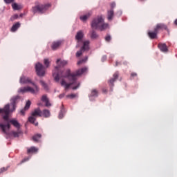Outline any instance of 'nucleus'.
Returning <instances> with one entry per match:
<instances>
[{
	"label": "nucleus",
	"instance_id": "c9c22d12",
	"mask_svg": "<svg viewBox=\"0 0 177 177\" xmlns=\"http://www.w3.org/2000/svg\"><path fill=\"white\" fill-rule=\"evenodd\" d=\"M111 8L113 9L114 8H115V3H111Z\"/></svg>",
	"mask_w": 177,
	"mask_h": 177
},
{
	"label": "nucleus",
	"instance_id": "423d86ee",
	"mask_svg": "<svg viewBox=\"0 0 177 177\" xmlns=\"http://www.w3.org/2000/svg\"><path fill=\"white\" fill-rule=\"evenodd\" d=\"M37 117H42V111H41V109H39V108L35 109L32 112V115L28 118L29 122H31V124H34L35 127L38 125V122H35Z\"/></svg>",
	"mask_w": 177,
	"mask_h": 177
},
{
	"label": "nucleus",
	"instance_id": "4468645a",
	"mask_svg": "<svg viewBox=\"0 0 177 177\" xmlns=\"http://www.w3.org/2000/svg\"><path fill=\"white\" fill-rule=\"evenodd\" d=\"M158 48L160 49V50H161V52H168V47L167 46V44H162V43H160L158 44Z\"/></svg>",
	"mask_w": 177,
	"mask_h": 177
},
{
	"label": "nucleus",
	"instance_id": "f3484780",
	"mask_svg": "<svg viewBox=\"0 0 177 177\" xmlns=\"http://www.w3.org/2000/svg\"><path fill=\"white\" fill-rule=\"evenodd\" d=\"M41 115L42 117H45L46 118H48V117H50V111H49V110L48 109H44L41 112Z\"/></svg>",
	"mask_w": 177,
	"mask_h": 177
},
{
	"label": "nucleus",
	"instance_id": "cd10ccee",
	"mask_svg": "<svg viewBox=\"0 0 177 177\" xmlns=\"http://www.w3.org/2000/svg\"><path fill=\"white\" fill-rule=\"evenodd\" d=\"M40 84H41V86H43V88H44V89H48V85L46 84V83H45V82L41 80Z\"/></svg>",
	"mask_w": 177,
	"mask_h": 177
},
{
	"label": "nucleus",
	"instance_id": "2f4dec72",
	"mask_svg": "<svg viewBox=\"0 0 177 177\" xmlns=\"http://www.w3.org/2000/svg\"><path fill=\"white\" fill-rule=\"evenodd\" d=\"M15 0H4L5 3H12Z\"/></svg>",
	"mask_w": 177,
	"mask_h": 177
},
{
	"label": "nucleus",
	"instance_id": "dca6fc26",
	"mask_svg": "<svg viewBox=\"0 0 177 177\" xmlns=\"http://www.w3.org/2000/svg\"><path fill=\"white\" fill-rule=\"evenodd\" d=\"M41 101L46 104V107H50V106H51V104L49 103V100L48 99V97L46 95H44L41 97Z\"/></svg>",
	"mask_w": 177,
	"mask_h": 177
},
{
	"label": "nucleus",
	"instance_id": "72a5a7b5",
	"mask_svg": "<svg viewBox=\"0 0 177 177\" xmlns=\"http://www.w3.org/2000/svg\"><path fill=\"white\" fill-rule=\"evenodd\" d=\"M8 169L5 168V167H2L0 169V174H2V172H5V171H6Z\"/></svg>",
	"mask_w": 177,
	"mask_h": 177
},
{
	"label": "nucleus",
	"instance_id": "a19ab883",
	"mask_svg": "<svg viewBox=\"0 0 177 177\" xmlns=\"http://www.w3.org/2000/svg\"><path fill=\"white\" fill-rule=\"evenodd\" d=\"M174 23H175L176 26H177V19H176V20L174 21Z\"/></svg>",
	"mask_w": 177,
	"mask_h": 177
},
{
	"label": "nucleus",
	"instance_id": "c85d7f7f",
	"mask_svg": "<svg viewBox=\"0 0 177 177\" xmlns=\"http://www.w3.org/2000/svg\"><path fill=\"white\" fill-rule=\"evenodd\" d=\"M17 19H19V15L17 14H15L12 17H11L10 20L12 21H13L14 20H16Z\"/></svg>",
	"mask_w": 177,
	"mask_h": 177
},
{
	"label": "nucleus",
	"instance_id": "9d476101",
	"mask_svg": "<svg viewBox=\"0 0 177 177\" xmlns=\"http://www.w3.org/2000/svg\"><path fill=\"white\" fill-rule=\"evenodd\" d=\"M82 38H84V32L82 30H80L75 35V39L77 41V44H81V42H82L84 44V41H82Z\"/></svg>",
	"mask_w": 177,
	"mask_h": 177
},
{
	"label": "nucleus",
	"instance_id": "c756f323",
	"mask_svg": "<svg viewBox=\"0 0 177 177\" xmlns=\"http://www.w3.org/2000/svg\"><path fill=\"white\" fill-rule=\"evenodd\" d=\"M49 59H44V64L46 67H49Z\"/></svg>",
	"mask_w": 177,
	"mask_h": 177
},
{
	"label": "nucleus",
	"instance_id": "6ab92c4d",
	"mask_svg": "<svg viewBox=\"0 0 177 177\" xmlns=\"http://www.w3.org/2000/svg\"><path fill=\"white\" fill-rule=\"evenodd\" d=\"M61 44H62V42H61V41H56V42L53 43L52 49H53V50H56V49H57V48H59Z\"/></svg>",
	"mask_w": 177,
	"mask_h": 177
},
{
	"label": "nucleus",
	"instance_id": "f8f14e48",
	"mask_svg": "<svg viewBox=\"0 0 177 177\" xmlns=\"http://www.w3.org/2000/svg\"><path fill=\"white\" fill-rule=\"evenodd\" d=\"M8 122L9 123V125H10V124H12V125L15 127V128H17V129L20 128V124L19 123V122H17V120H9V113L8 114Z\"/></svg>",
	"mask_w": 177,
	"mask_h": 177
},
{
	"label": "nucleus",
	"instance_id": "20e7f679",
	"mask_svg": "<svg viewBox=\"0 0 177 177\" xmlns=\"http://www.w3.org/2000/svg\"><path fill=\"white\" fill-rule=\"evenodd\" d=\"M91 28L93 30H100V31H104L109 28V24L104 23V19L102 15L95 18L91 22Z\"/></svg>",
	"mask_w": 177,
	"mask_h": 177
},
{
	"label": "nucleus",
	"instance_id": "412c9836",
	"mask_svg": "<svg viewBox=\"0 0 177 177\" xmlns=\"http://www.w3.org/2000/svg\"><path fill=\"white\" fill-rule=\"evenodd\" d=\"M28 153L30 154V153H37L38 151V148L35 147H31L30 148H28Z\"/></svg>",
	"mask_w": 177,
	"mask_h": 177
},
{
	"label": "nucleus",
	"instance_id": "bb28decb",
	"mask_svg": "<svg viewBox=\"0 0 177 177\" xmlns=\"http://www.w3.org/2000/svg\"><path fill=\"white\" fill-rule=\"evenodd\" d=\"M86 60H88V57H86L84 59L80 60L77 62L78 66H80V64H82V63H86Z\"/></svg>",
	"mask_w": 177,
	"mask_h": 177
},
{
	"label": "nucleus",
	"instance_id": "ddd939ff",
	"mask_svg": "<svg viewBox=\"0 0 177 177\" xmlns=\"http://www.w3.org/2000/svg\"><path fill=\"white\" fill-rule=\"evenodd\" d=\"M30 106H31V102L30 100H28L26 102L24 109H21L20 111V113H21V115H24V114H26V111H27V110H28V109H30Z\"/></svg>",
	"mask_w": 177,
	"mask_h": 177
},
{
	"label": "nucleus",
	"instance_id": "f704fd0d",
	"mask_svg": "<svg viewBox=\"0 0 177 177\" xmlns=\"http://www.w3.org/2000/svg\"><path fill=\"white\" fill-rule=\"evenodd\" d=\"M63 116H64V115H63V112H60L59 113V120H62V118H63Z\"/></svg>",
	"mask_w": 177,
	"mask_h": 177
},
{
	"label": "nucleus",
	"instance_id": "b1692460",
	"mask_svg": "<svg viewBox=\"0 0 177 177\" xmlns=\"http://www.w3.org/2000/svg\"><path fill=\"white\" fill-rule=\"evenodd\" d=\"M12 9H14V10H20V9H21V6H20L16 3H12Z\"/></svg>",
	"mask_w": 177,
	"mask_h": 177
},
{
	"label": "nucleus",
	"instance_id": "7ed1b4c3",
	"mask_svg": "<svg viewBox=\"0 0 177 177\" xmlns=\"http://www.w3.org/2000/svg\"><path fill=\"white\" fill-rule=\"evenodd\" d=\"M19 82L20 84H32L33 87L26 86L21 88L18 90L19 93H26L27 92H30V93H32V95H37V93L39 92V87H38L34 82H32L30 78L22 75L20 77Z\"/></svg>",
	"mask_w": 177,
	"mask_h": 177
},
{
	"label": "nucleus",
	"instance_id": "ea45409f",
	"mask_svg": "<svg viewBox=\"0 0 177 177\" xmlns=\"http://www.w3.org/2000/svg\"><path fill=\"white\" fill-rule=\"evenodd\" d=\"M136 73H131V77H136Z\"/></svg>",
	"mask_w": 177,
	"mask_h": 177
},
{
	"label": "nucleus",
	"instance_id": "aec40b11",
	"mask_svg": "<svg viewBox=\"0 0 177 177\" xmlns=\"http://www.w3.org/2000/svg\"><path fill=\"white\" fill-rule=\"evenodd\" d=\"M114 17V10L113 9L108 10V20H113Z\"/></svg>",
	"mask_w": 177,
	"mask_h": 177
},
{
	"label": "nucleus",
	"instance_id": "4c0bfd02",
	"mask_svg": "<svg viewBox=\"0 0 177 177\" xmlns=\"http://www.w3.org/2000/svg\"><path fill=\"white\" fill-rule=\"evenodd\" d=\"M29 160H30V158H24V159L22 160V162H26V161H28Z\"/></svg>",
	"mask_w": 177,
	"mask_h": 177
},
{
	"label": "nucleus",
	"instance_id": "f257e3e1",
	"mask_svg": "<svg viewBox=\"0 0 177 177\" xmlns=\"http://www.w3.org/2000/svg\"><path fill=\"white\" fill-rule=\"evenodd\" d=\"M67 63L68 62L66 60L58 59L56 62L57 66H55L53 71V77L55 82H59L62 78H68V80L70 81V83L67 84L66 81L62 80L61 82L62 86H64L65 89H68V88H71L72 89H77L80 87V82L77 80V77H78V75H82V74H85V73L88 71V68L84 67L83 68L79 69L74 74L70 73V70H67L66 73L64 74V71H62L60 68H62V67H64Z\"/></svg>",
	"mask_w": 177,
	"mask_h": 177
},
{
	"label": "nucleus",
	"instance_id": "a211bd4d",
	"mask_svg": "<svg viewBox=\"0 0 177 177\" xmlns=\"http://www.w3.org/2000/svg\"><path fill=\"white\" fill-rule=\"evenodd\" d=\"M20 28V23H17L14 24L11 28L12 32H15V31H17L18 28Z\"/></svg>",
	"mask_w": 177,
	"mask_h": 177
},
{
	"label": "nucleus",
	"instance_id": "7c9ffc66",
	"mask_svg": "<svg viewBox=\"0 0 177 177\" xmlns=\"http://www.w3.org/2000/svg\"><path fill=\"white\" fill-rule=\"evenodd\" d=\"M105 40L106 41V42H110V41H111V37L110 35H107L105 37Z\"/></svg>",
	"mask_w": 177,
	"mask_h": 177
},
{
	"label": "nucleus",
	"instance_id": "2eb2a0df",
	"mask_svg": "<svg viewBox=\"0 0 177 177\" xmlns=\"http://www.w3.org/2000/svg\"><path fill=\"white\" fill-rule=\"evenodd\" d=\"M117 78H118V73L116 72L113 74V78L109 80V84L111 85V86H114V82H115V80H117Z\"/></svg>",
	"mask_w": 177,
	"mask_h": 177
},
{
	"label": "nucleus",
	"instance_id": "39448f33",
	"mask_svg": "<svg viewBox=\"0 0 177 177\" xmlns=\"http://www.w3.org/2000/svg\"><path fill=\"white\" fill-rule=\"evenodd\" d=\"M50 8V4H37L32 7V12L33 13H45L48 9Z\"/></svg>",
	"mask_w": 177,
	"mask_h": 177
},
{
	"label": "nucleus",
	"instance_id": "1a4fd4ad",
	"mask_svg": "<svg viewBox=\"0 0 177 177\" xmlns=\"http://www.w3.org/2000/svg\"><path fill=\"white\" fill-rule=\"evenodd\" d=\"M35 70L39 77H44V75H45V67H44V65H42V64L39 62L36 64Z\"/></svg>",
	"mask_w": 177,
	"mask_h": 177
},
{
	"label": "nucleus",
	"instance_id": "393cba45",
	"mask_svg": "<svg viewBox=\"0 0 177 177\" xmlns=\"http://www.w3.org/2000/svg\"><path fill=\"white\" fill-rule=\"evenodd\" d=\"M39 139H41V134H37L32 137V140L34 142H39Z\"/></svg>",
	"mask_w": 177,
	"mask_h": 177
},
{
	"label": "nucleus",
	"instance_id": "6e6552de",
	"mask_svg": "<svg viewBox=\"0 0 177 177\" xmlns=\"http://www.w3.org/2000/svg\"><path fill=\"white\" fill-rule=\"evenodd\" d=\"M91 42L88 40H85L83 41V45L81 48V50L76 53V57H80L81 55H82V52H85L86 50H89V44Z\"/></svg>",
	"mask_w": 177,
	"mask_h": 177
},
{
	"label": "nucleus",
	"instance_id": "473e14b6",
	"mask_svg": "<svg viewBox=\"0 0 177 177\" xmlns=\"http://www.w3.org/2000/svg\"><path fill=\"white\" fill-rule=\"evenodd\" d=\"M67 97H71V99H74V97H75V94H71L69 95H67Z\"/></svg>",
	"mask_w": 177,
	"mask_h": 177
},
{
	"label": "nucleus",
	"instance_id": "58836bf2",
	"mask_svg": "<svg viewBox=\"0 0 177 177\" xmlns=\"http://www.w3.org/2000/svg\"><path fill=\"white\" fill-rule=\"evenodd\" d=\"M106 59H107V57L106 56H103L102 57V62H104V60H106Z\"/></svg>",
	"mask_w": 177,
	"mask_h": 177
},
{
	"label": "nucleus",
	"instance_id": "79ce46f5",
	"mask_svg": "<svg viewBox=\"0 0 177 177\" xmlns=\"http://www.w3.org/2000/svg\"><path fill=\"white\" fill-rule=\"evenodd\" d=\"M115 66H118V62H116Z\"/></svg>",
	"mask_w": 177,
	"mask_h": 177
},
{
	"label": "nucleus",
	"instance_id": "4be33fe9",
	"mask_svg": "<svg viewBox=\"0 0 177 177\" xmlns=\"http://www.w3.org/2000/svg\"><path fill=\"white\" fill-rule=\"evenodd\" d=\"M89 97L90 100H93V97H97V91L93 90Z\"/></svg>",
	"mask_w": 177,
	"mask_h": 177
},
{
	"label": "nucleus",
	"instance_id": "e433bc0d",
	"mask_svg": "<svg viewBox=\"0 0 177 177\" xmlns=\"http://www.w3.org/2000/svg\"><path fill=\"white\" fill-rule=\"evenodd\" d=\"M59 99H63V97H64V93L60 94V95H59Z\"/></svg>",
	"mask_w": 177,
	"mask_h": 177
},
{
	"label": "nucleus",
	"instance_id": "f03ea898",
	"mask_svg": "<svg viewBox=\"0 0 177 177\" xmlns=\"http://www.w3.org/2000/svg\"><path fill=\"white\" fill-rule=\"evenodd\" d=\"M10 106L9 104H6L3 109H0V114H2L3 118L4 120V122H0V129H1L2 132L7 135L8 138H19L20 133L21 132L20 131H11L10 132V124H9V122L8 121V114L10 113Z\"/></svg>",
	"mask_w": 177,
	"mask_h": 177
},
{
	"label": "nucleus",
	"instance_id": "0eeeda50",
	"mask_svg": "<svg viewBox=\"0 0 177 177\" xmlns=\"http://www.w3.org/2000/svg\"><path fill=\"white\" fill-rule=\"evenodd\" d=\"M160 30H167V26L164 24H158L154 29L153 32H149L148 35L151 39H154L157 37V34Z\"/></svg>",
	"mask_w": 177,
	"mask_h": 177
},
{
	"label": "nucleus",
	"instance_id": "9b49d317",
	"mask_svg": "<svg viewBox=\"0 0 177 177\" xmlns=\"http://www.w3.org/2000/svg\"><path fill=\"white\" fill-rule=\"evenodd\" d=\"M20 99V97L19 95H17L15 97H13L11 99V106H12V109L11 111H15L16 110V103H17V100Z\"/></svg>",
	"mask_w": 177,
	"mask_h": 177
},
{
	"label": "nucleus",
	"instance_id": "a878e982",
	"mask_svg": "<svg viewBox=\"0 0 177 177\" xmlns=\"http://www.w3.org/2000/svg\"><path fill=\"white\" fill-rule=\"evenodd\" d=\"M89 16H91V13H89L88 15H83L80 17V20H82V21H86Z\"/></svg>",
	"mask_w": 177,
	"mask_h": 177
},
{
	"label": "nucleus",
	"instance_id": "5701e85b",
	"mask_svg": "<svg viewBox=\"0 0 177 177\" xmlns=\"http://www.w3.org/2000/svg\"><path fill=\"white\" fill-rule=\"evenodd\" d=\"M91 38L92 39H96L97 38H99V35L96 34L95 30H92L91 32Z\"/></svg>",
	"mask_w": 177,
	"mask_h": 177
}]
</instances>
